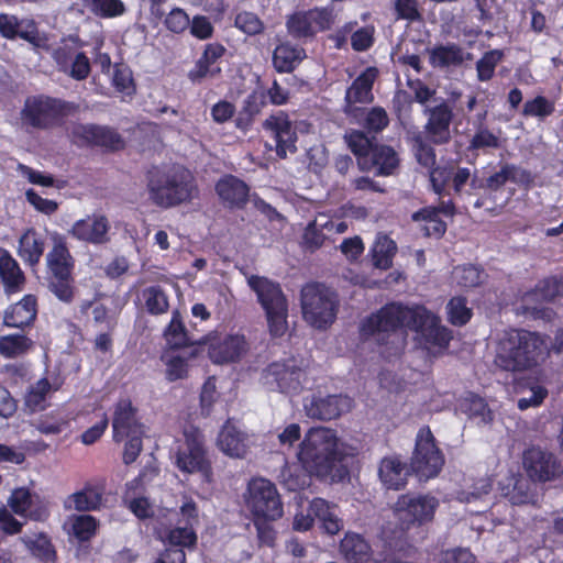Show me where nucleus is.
Instances as JSON below:
<instances>
[{
    "mask_svg": "<svg viewBox=\"0 0 563 563\" xmlns=\"http://www.w3.org/2000/svg\"><path fill=\"white\" fill-rule=\"evenodd\" d=\"M73 277H52L51 291L62 301L70 302L74 299Z\"/></svg>",
    "mask_w": 563,
    "mask_h": 563,
    "instance_id": "obj_57",
    "label": "nucleus"
},
{
    "mask_svg": "<svg viewBox=\"0 0 563 563\" xmlns=\"http://www.w3.org/2000/svg\"><path fill=\"white\" fill-rule=\"evenodd\" d=\"M53 247L46 255L48 271L52 277H70L74 268V258L67 247L65 238L54 234Z\"/></svg>",
    "mask_w": 563,
    "mask_h": 563,
    "instance_id": "obj_21",
    "label": "nucleus"
},
{
    "mask_svg": "<svg viewBox=\"0 0 563 563\" xmlns=\"http://www.w3.org/2000/svg\"><path fill=\"white\" fill-rule=\"evenodd\" d=\"M297 457L309 474L329 476L342 460L335 431L323 427L311 428L299 444Z\"/></svg>",
    "mask_w": 563,
    "mask_h": 563,
    "instance_id": "obj_3",
    "label": "nucleus"
},
{
    "mask_svg": "<svg viewBox=\"0 0 563 563\" xmlns=\"http://www.w3.org/2000/svg\"><path fill=\"white\" fill-rule=\"evenodd\" d=\"M165 338L172 347L178 349L198 342V339L192 338L186 331L179 311L173 312V318L165 330Z\"/></svg>",
    "mask_w": 563,
    "mask_h": 563,
    "instance_id": "obj_38",
    "label": "nucleus"
},
{
    "mask_svg": "<svg viewBox=\"0 0 563 563\" xmlns=\"http://www.w3.org/2000/svg\"><path fill=\"white\" fill-rule=\"evenodd\" d=\"M166 539L168 541L169 548L168 549H181L187 547H191L196 543L197 537L194 532V529H191L188 526H179L174 529H172L167 536Z\"/></svg>",
    "mask_w": 563,
    "mask_h": 563,
    "instance_id": "obj_49",
    "label": "nucleus"
},
{
    "mask_svg": "<svg viewBox=\"0 0 563 563\" xmlns=\"http://www.w3.org/2000/svg\"><path fill=\"white\" fill-rule=\"evenodd\" d=\"M547 346L540 334L511 329L499 339L495 364L509 372H522L537 366L544 358Z\"/></svg>",
    "mask_w": 563,
    "mask_h": 563,
    "instance_id": "obj_2",
    "label": "nucleus"
},
{
    "mask_svg": "<svg viewBox=\"0 0 563 563\" xmlns=\"http://www.w3.org/2000/svg\"><path fill=\"white\" fill-rule=\"evenodd\" d=\"M413 151L415 156L420 165L429 169L433 168L435 164L434 148L421 135L415 136Z\"/></svg>",
    "mask_w": 563,
    "mask_h": 563,
    "instance_id": "obj_53",
    "label": "nucleus"
},
{
    "mask_svg": "<svg viewBox=\"0 0 563 563\" xmlns=\"http://www.w3.org/2000/svg\"><path fill=\"white\" fill-rule=\"evenodd\" d=\"M522 466L533 483L554 481L562 473V465L558 457L540 446H531L523 452Z\"/></svg>",
    "mask_w": 563,
    "mask_h": 563,
    "instance_id": "obj_13",
    "label": "nucleus"
},
{
    "mask_svg": "<svg viewBox=\"0 0 563 563\" xmlns=\"http://www.w3.org/2000/svg\"><path fill=\"white\" fill-rule=\"evenodd\" d=\"M164 23L170 32L180 34L189 27L190 19L185 10L180 8H174L166 15Z\"/></svg>",
    "mask_w": 563,
    "mask_h": 563,
    "instance_id": "obj_58",
    "label": "nucleus"
},
{
    "mask_svg": "<svg viewBox=\"0 0 563 563\" xmlns=\"http://www.w3.org/2000/svg\"><path fill=\"white\" fill-rule=\"evenodd\" d=\"M78 106L62 99L46 96L30 97L21 110V122L24 126L48 129L59 119L70 115Z\"/></svg>",
    "mask_w": 563,
    "mask_h": 563,
    "instance_id": "obj_7",
    "label": "nucleus"
},
{
    "mask_svg": "<svg viewBox=\"0 0 563 563\" xmlns=\"http://www.w3.org/2000/svg\"><path fill=\"white\" fill-rule=\"evenodd\" d=\"M412 220L423 221L421 230L427 236L441 238L446 231V224L437 217V209L423 208L412 214Z\"/></svg>",
    "mask_w": 563,
    "mask_h": 563,
    "instance_id": "obj_40",
    "label": "nucleus"
},
{
    "mask_svg": "<svg viewBox=\"0 0 563 563\" xmlns=\"http://www.w3.org/2000/svg\"><path fill=\"white\" fill-rule=\"evenodd\" d=\"M300 301L302 317L311 327L325 329L335 320L339 301L335 292L323 284L303 286Z\"/></svg>",
    "mask_w": 563,
    "mask_h": 563,
    "instance_id": "obj_6",
    "label": "nucleus"
},
{
    "mask_svg": "<svg viewBox=\"0 0 563 563\" xmlns=\"http://www.w3.org/2000/svg\"><path fill=\"white\" fill-rule=\"evenodd\" d=\"M147 190L153 203L169 208L190 200L196 186L191 173L181 166L155 167L147 174Z\"/></svg>",
    "mask_w": 563,
    "mask_h": 563,
    "instance_id": "obj_4",
    "label": "nucleus"
},
{
    "mask_svg": "<svg viewBox=\"0 0 563 563\" xmlns=\"http://www.w3.org/2000/svg\"><path fill=\"white\" fill-rule=\"evenodd\" d=\"M113 439L117 442L125 437L144 434V427L136 418V409L129 399L117 402L112 419Z\"/></svg>",
    "mask_w": 563,
    "mask_h": 563,
    "instance_id": "obj_19",
    "label": "nucleus"
},
{
    "mask_svg": "<svg viewBox=\"0 0 563 563\" xmlns=\"http://www.w3.org/2000/svg\"><path fill=\"white\" fill-rule=\"evenodd\" d=\"M423 114L428 118L424 133L430 143L442 145L451 140V122L453 109L445 100L432 107H426Z\"/></svg>",
    "mask_w": 563,
    "mask_h": 563,
    "instance_id": "obj_15",
    "label": "nucleus"
},
{
    "mask_svg": "<svg viewBox=\"0 0 563 563\" xmlns=\"http://www.w3.org/2000/svg\"><path fill=\"white\" fill-rule=\"evenodd\" d=\"M264 103L265 102L263 95L252 93L247 96V98L244 101V106L239 121H243L245 115L246 123H249L255 115H257L261 112Z\"/></svg>",
    "mask_w": 563,
    "mask_h": 563,
    "instance_id": "obj_61",
    "label": "nucleus"
},
{
    "mask_svg": "<svg viewBox=\"0 0 563 563\" xmlns=\"http://www.w3.org/2000/svg\"><path fill=\"white\" fill-rule=\"evenodd\" d=\"M409 328L420 333L427 342L439 347L448 346L451 332L440 324V319L422 306L408 307L399 302L387 303L377 312L368 316L362 323L364 335L375 336L377 342L395 333L398 329Z\"/></svg>",
    "mask_w": 563,
    "mask_h": 563,
    "instance_id": "obj_1",
    "label": "nucleus"
},
{
    "mask_svg": "<svg viewBox=\"0 0 563 563\" xmlns=\"http://www.w3.org/2000/svg\"><path fill=\"white\" fill-rule=\"evenodd\" d=\"M561 296H563V279L548 278L541 282L533 291L523 296L520 309L523 313L537 314L540 309L532 305L534 301L539 299L550 301Z\"/></svg>",
    "mask_w": 563,
    "mask_h": 563,
    "instance_id": "obj_23",
    "label": "nucleus"
},
{
    "mask_svg": "<svg viewBox=\"0 0 563 563\" xmlns=\"http://www.w3.org/2000/svg\"><path fill=\"white\" fill-rule=\"evenodd\" d=\"M504 52L500 49H493L486 52L483 57L476 63L477 78L479 81H488L495 73L498 63L501 62Z\"/></svg>",
    "mask_w": 563,
    "mask_h": 563,
    "instance_id": "obj_47",
    "label": "nucleus"
},
{
    "mask_svg": "<svg viewBox=\"0 0 563 563\" xmlns=\"http://www.w3.org/2000/svg\"><path fill=\"white\" fill-rule=\"evenodd\" d=\"M336 19L333 5L296 11L287 16L289 35H317L332 29Z\"/></svg>",
    "mask_w": 563,
    "mask_h": 563,
    "instance_id": "obj_11",
    "label": "nucleus"
},
{
    "mask_svg": "<svg viewBox=\"0 0 563 563\" xmlns=\"http://www.w3.org/2000/svg\"><path fill=\"white\" fill-rule=\"evenodd\" d=\"M36 317V299L26 295L21 301L12 305L4 314V323L9 327L29 325Z\"/></svg>",
    "mask_w": 563,
    "mask_h": 563,
    "instance_id": "obj_30",
    "label": "nucleus"
},
{
    "mask_svg": "<svg viewBox=\"0 0 563 563\" xmlns=\"http://www.w3.org/2000/svg\"><path fill=\"white\" fill-rule=\"evenodd\" d=\"M444 464L442 452L428 427L421 428L417 434L416 448L411 457V468L421 478L437 476Z\"/></svg>",
    "mask_w": 563,
    "mask_h": 563,
    "instance_id": "obj_9",
    "label": "nucleus"
},
{
    "mask_svg": "<svg viewBox=\"0 0 563 563\" xmlns=\"http://www.w3.org/2000/svg\"><path fill=\"white\" fill-rule=\"evenodd\" d=\"M1 35H38L37 23L33 19H19L13 14L0 13Z\"/></svg>",
    "mask_w": 563,
    "mask_h": 563,
    "instance_id": "obj_33",
    "label": "nucleus"
},
{
    "mask_svg": "<svg viewBox=\"0 0 563 563\" xmlns=\"http://www.w3.org/2000/svg\"><path fill=\"white\" fill-rule=\"evenodd\" d=\"M395 11L399 19L408 21H422L417 0H396Z\"/></svg>",
    "mask_w": 563,
    "mask_h": 563,
    "instance_id": "obj_60",
    "label": "nucleus"
},
{
    "mask_svg": "<svg viewBox=\"0 0 563 563\" xmlns=\"http://www.w3.org/2000/svg\"><path fill=\"white\" fill-rule=\"evenodd\" d=\"M144 308L151 314L165 313L169 308L167 295L159 286H150L142 290Z\"/></svg>",
    "mask_w": 563,
    "mask_h": 563,
    "instance_id": "obj_39",
    "label": "nucleus"
},
{
    "mask_svg": "<svg viewBox=\"0 0 563 563\" xmlns=\"http://www.w3.org/2000/svg\"><path fill=\"white\" fill-rule=\"evenodd\" d=\"M446 309L449 320L454 325H463L471 319V310L466 307V300L462 297L452 298Z\"/></svg>",
    "mask_w": 563,
    "mask_h": 563,
    "instance_id": "obj_52",
    "label": "nucleus"
},
{
    "mask_svg": "<svg viewBox=\"0 0 563 563\" xmlns=\"http://www.w3.org/2000/svg\"><path fill=\"white\" fill-rule=\"evenodd\" d=\"M305 57L306 52L302 47L286 42L274 49L273 65L278 73H291Z\"/></svg>",
    "mask_w": 563,
    "mask_h": 563,
    "instance_id": "obj_28",
    "label": "nucleus"
},
{
    "mask_svg": "<svg viewBox=\"0 0 563 563\" xmlns=\"http://www.w3.org/2000/svg\"><path fill=\"white\" fill-rule=\"evenodd\" d=\"M512 489L507 493L514 505L536 504L538 500L536 486L531 479L512 477Z\"/></svg>",
    "mask_w": 563,
    "mask_h": 563,
    "instance_id": "obj_37",
    "label": "nucleus"
},
{
    "mask_svg": "<svg viewBox=\"0 0 563 563\" xmlns=\"http://www.w3.org/2000/svg\"><path fill=\"white\" fill-rule=\"evenodd\" d=\"M218 446L231 457H244L247 452L246 435L228 421L219 433Z\"/></svg>",
    "mask_w": 563,
    "mask_h": 563,
    "instance_id": "obj_26",
    "label": "nucleus"
},
{
    "mask_svg": "<svg viewBox=\"0 0 563 563\" xmlns=\"http://www.w3.org/2000/svg\"><path fill=\"white\" fill-rule=\"evenodd\" d=\"M340 552L349 563H367L372 558L368 543L357 533H346L340 543Z\"/></svg>",
    "mask_w": 563,
    "mask_h": 563,
    "instance_id": "obj_32",
    "label": "nucleus"
},
{
    "mask_svg": "<svg viewBox=\"0 0 563 563\" xmlns=\"http://www.w3.org/2000/svg\"><path fill=\"white\" fill-rule=\"evenodd\" d=\"M70 500L74 508L79 511H89L97 509L102 500V496L95 489H86L71 495Z\"/></svg>",
    "mask_w": 563,
    "mask_h": 563,
    "instance_id": "obj_50",
    "label": "nucleus"
},
{
    "mask_svg": "<svg viewBox=\"0 0 563 563\" xmlns=\"http://www.w3.org/2000/svg\"><path fill=\"white\" fill-rule=\"evenodd\" d=\"M462 409L470 418L476 419L478 423H488L493 420V413L485 400L476 395H470L464 399Z\"/></svg>",
    "mask_w": 563,
    "mask_h": 563,
    "instance_id": "obj_44",
    "label": "nucleus"
},
{
    "mask_svg": "<svg viewBox=\"0 0 563 563\" xmlns=\"http://www.w3.org/2000/svg\"><path fill=\"white\" fill-rule=\"evenodd\" d=\"M372 164L377 167L379 175H390L398 166V157L390 146H374L371 152Z\"/></svg>",
    "mask_w": 563,
    "mask_h": 563,
    "instance_id": "obj_41",
    "label": "nucleus"
},
{
    "mask_svg": "<svg viewBox=\"0 0 563 563\" xmlns=\"http://www.w3.org/2000/svg\"><path fill=\"white\" fill-rule=\"evenodd\" d=\"M453 277L463 287H476L483 282V273L473 265L456 267Z\"/></svg>",
    "mask_w": 563,
    "mask_h": 563,
    "instance_id": "obj_54",
    "label": "nucleus"
},
{
    "mask_svg": "<svg viewBox=\"0 0 563 563\" xmlns=\"http://www.w3.org/2000/svg\"><path fill=\"white\" fill-rule=\"evenodd\" d=\"M408 86L410 88V90L412 91L413 93V98L415 100L420 103V104H423L426 107H428V102L430 101H437L434 96L437 93V91L434 89H431L429 88L424 82H422L421 80H415V81H409L408 82Z\"/></svg>",
    "mask_w": 563,
    "mask_h": 563,
    "instance_id": "obj_63",
    "label": "nucleus"
},
{
    "mask_svg": "<svg viewBox=\"0 0 563 563\" xmlns=\"http://www.w3.org/2000/svg\"><path fill=\"white\" fill-rule=\"evenodd\" d=\"M378 474L382 483L388 489L398 490L406 485L408 470L398 459L385 457L380 462Z\"/></svg>",
    "mask_w": 563,
    "mask_h": 563,
    "instance_id": "obj_29",
    "label": "nucleus"
},
{
    "mask_svg": "<svg viewBox=\"0 0 563 563\" xmlns=\"http://www.w3.org/2000/svg\"><path fill=\"white\" fill-rule=\"evenodd\" d=\"M67 525L71 533L80 541L89 540L97 529V521L90 515H78L68 518Z\"/></svg>",
    "mask_w": 563,
    "mask_h": 563,
    "instance_id": "obj_42",
    "label": "nucleus"
},
{
    "mask_svg": "<svg viewBox=\"0 0 563 563\" xmlns=\"http://www.w3.org/2000/svg\"><path fill=\"white\" fill-rule=\"evenodd\" d=\"M472 59L471 53L454 44L437 46L430 54L431 64L439 68L459 67Z\"/></svg>",
    "mask_w": 563,
    "mask_h": 563,
    "instance_id": "obj_27",
    "label": "nucleus"
},
{
    "mask_svg": "<svg viewBox=\"0 0 563 563\" xmlns=\"http://www.w3.org/2000/svg\"><path fill=\"white\" fill-rule=\"evenodd\" d=\"M32 346V341L25 335L14 334L0 338V353L7 357L24 354Z\"/></svg>",
    "mask_w": 563,
    "mask_h": 563,
    "instance_id": "obj_45",
    "label": "nucleus"
},
{
    "mask_svg": "<svg viewBox=\"0 0 563 563\" xmlns=\"http://www.w3.org/2000/svg\"><path fill=\"white\" fill-rule=\"evenodd\" d=\"M471 148H497L499 146L498 137L492 133L489 130L479 128L477 132L474 134L471 141Z\"/></svg>",
    "mask_w": 563,
    "mask_h": 563,
    "instance_id": "obj_62",
    "label": "nucleus"
},
{
    "mask_svg": "<svg viewBox=\"0 0 563 563\" xmlns=\"http://www.w3.org/2000/svg\"><path fill=\"white\" fill-rule=\"evenodd\" d=\"M51 391V384L46 378L37 380L25 395V406L31 411L42 410L45 407L46 396Z\"/></svg>",
    "mask_w": 563,
    "mask_h": 563,
    "instance_id": "obj_46",
    "label": "nucleus"
},
{
    "mask_svg": "<svg viewBox=\"0 0 563 563\" xmlns=\"http://www.w3.org/2000/svg\"><path fill=\"white\" fill-rule=\"evenodd\" d=\"M396 252V243L386 234H378L372 249L374 266L384 271L390 268Z\"/></svg>",
    "mask_w": 563,
    "mask_h": 563,
    "instance_id": "obj_34",
    "label": "nucleus"
},
{
    "mask_svg": "<svg viewBox=\"0 0 563 563\" xmlns=\"http://www.w3.org/2000/svg\"><path fill=\"white\" fill-rule=\"evenodd\" d=\"M234 26L245 35H261L264 23L254 12L242 11L235 15Z\"/></svg>",
    "mask_w": 563,
    "mask_h": 563,
    "instance_id": "obj_48",
    "label": "nucleus"
},
{
    "mask_svg": "<svg viewBox=\"0 0 563 563\" xmlns=\"http://www.w3.org/2000/svg\"><path fill=\"white\" fill-rule=\"evenodd\" d=\"M244 501L254 519L277 520L284 514L280 495L275 484L263 477L249 482Z\"/></svg>",
    "mask_w": 563,
    "mask_h": 563,
    "instance_id": "obj_8",
    "label": "nucleus"
},
{
    "mask_svg": "<svg viewBox=\"0 0 563 563\" xmlns=\"http://www.w3.org/2000/svg\"><path fill=\"white\" fill-rule=\"evenodd\" d=\"M250 288L256 294L266 313L269 332L282 336L288 328V302L280 285L267 277L252 275L247 278Z\"/></svg>",
    "mask_w": 563,
    "mask_h": 563,
    "instance_id": "obj_5",
    "label": "nucleus"
},
{
    "mask_svg": "<svg viewBox=\"0 0 563 563\" xmlns=\"http://www.w3.org/2000/svg\"><path fill=\"white\" fill-rule=\"evenodd\" d=\"M345 140L350 150L358 157V165L365 168L366 157L374 148L368 137L363 132L352 131L345 135Z\"/></svg>",
    "mask_w": 563,
    "mask_h": 563,
    "instance_id": "obj_43",
    "label": "nucleus"
},
{
    "mask_svg": "<svg viewBox=\"0 0 563 563\" xmlns=\"http://www.w3.org/2000/svg\"><path fill=\"white\" fill-rule=\"evenodd\" d=\"M0 277L10 290L18 289L24 283L19 264L7 251L0 253Z\"/></svg>",
    "mask_w": 563,
    "mask_h": 563,
    "instance_id": "obj_36",
    "label": "nucleus"
},
{
    "mask_svg": "<svg viewBox=\"0 0 563 563\" xmlns=\"http://www.w3.org/2000/svg\"><path fill=\"white\" fill-rule=\"evenodd\" d=\"M43 252L44 242L35 231L29 230L20 238L19 254L30 265H36Z\"/></svg>",
    "mask_w": 563,
    "mask_h": 563,
    "instance_id": "obj_35",
    "label": "nucleus"
},
{
    "mask_svg": "<svg viewBox=\"0 0 563 563\" xmlns=\"http://www.w3.org/2000/svg\"><path fill=\"white\" fill-rule=\"evenodd\" d=\"M305 372L295 358L274 362L263 372V383L272 390L296 394L301 389Z\"/></svg>",
    "mask_w": 563,
    "mask_h": 563,
    "instance_id": "obj_12",
    "label": "nucleus"
},
{
    "mask_svg": "<svg viewBox=\"0 0 563 563\" xmlns=\"http://www.w3.org/2000/svg\"><path fill=\"white\" fill-rule=\"evenodd\" d=\"M184 437L185 443L176 454L177 467L186 473L207 472L208 462L205 456L201 432L190 427L185 429Z\"/></svg>",
    "mask_w": 563,
    "mask_h": 563,
    "instance_id": "obj_14",
    "label": "nucleus"
},
{
    "mask_svg": "<svg viewBox=\"0 0 563 563\" xmlns=\"http://www.w3.org/2000/svg\"><path fill=\"white\" fill-rule=\"evenodd\" d=\"M439 501L430 495H401L394 506V512L402 529L421 526L433 519Z\"/></svg>",
    "mask_w": 563,
    "mask_h": 563,
    "instance_id": "obj_10",
    "label": "nucleus"
},
{
    "mask_svg": "<svg viewBox=\"0 0 563 563\" xmlns=\"http://www.w3.org/2000/svg\"><path fill=\"white\" fill-rule=\"evenodd\" d=\"M8 506L12 511L19 516L25 515V512L32 506V494L27 488L20 487L15 488L10 497L8 498Z\"/></svg>",
    "mask_w": 563,
    "mask_h": 563,
    "instance_id": "obj_55",
    "label": "nucleus"
},
{
    "mask_svg": "<svg viewBox=\"0 0 563 563\" xmlns=\"http://www.w3.org/2000/svg\"><path fill=\"white\" fill-rule=\"evenodd\" d=\"M376 75L377 70L369 67L353 81L345 95L346 113H353L357 109L355 103H368L373 100L372 88Z\"/></svg>",
    "mask_w": 563,
    "mask_h": 563,
    "instance_id": "obj_22",
    "label": "nucleus"
},
{
    "mask_svg": "<svg viewBox=\"0 0 563 563\" xmlns=\"http://www.w3.org/2000/svg\"><path fill=\"white\" fill-rule=\"evenodd\" d=\"M110 223L106 216L93 213L76 221L69 234L82 242L100 245L109 241Z\"/></svg>",
    "mask_w": 563,
    "mask_h": 563,
    "instance_id": "obj_18",
    "label": "nucleus"
},
{
    "mask_svg": "<svg viewBox=\"0 0 563 563\" xmlns=\"http://www.w3.org/2000/svg\"><path fill=\"white\" fill-rule=\"evenodd\" d=\"M91 10L103 18L121 15L125 8L121 0H90Z\"/></svg>",
    "mask_w": 563,
    "mask_h": 563,
    "instance_id": "obj_56",
    "label": "nucleus"
},
{
    "mask_svg": "<svg viewBox=\"0 0 563 563\" xmlns=\"http://www.w3.org/2000/svg\"><path fill=\"white\" fill-rule=\"evenodd\" d=\"M309 418L318 420H332L347 412L352 408V399L347 396L331 395L327 397L307 398L303 405Z\"/></svg>",
    "mask_w": 563,
    "mask_h": 563,
    "instance_id": "obj_17",
    "label": "nucleus"
},
{
    "mask_svg": "<svg viewBox=\"0 0 563 563\" xmlns=\"http://www.w3.org/2000/svg\"><path fill=\"white\" fill-rule=\"evenodd\" d=\"M329 234L330 233L323 230L312 229L311 227L307 225L302 238L303 246L310 252H314L323 245Z\"/></svg>",
    "mask_w": 563,
    "mask_h": 563,
    "instance_id": "obj_64",
    "label": "nucleus"
},
{
    "mask_svg": "<svg viewBox=\"0 0 563 563\" xmlns=\"http://www.w3.org/2000/svg\"><path fill=\"white\" fill-rule=\"evenodd\" d=\"M554 103L548 100L545 97L538 96L532 100L525 102L522 108V115L525 117H538L545 118L553 113Z\"/></svg>",
    "mask_w": 563,
    "mask_h": 563,
    "instance_id": "obj_51",
    "label": "nucleus"
},
{
    "mask_svg": "<svg viewBox=\"0 0 563 563\" xmlns=\"http://www.w3.org/2000/svg\"><path fill=\"white\" fill-rule=\"evenodd\" d=\"M247 351V343L242 335H229L209 349L213 363L222 364L240 360Z\"/></svg>",
    "mask_w": 563,
    "mask_h": 563,
    "instance_id": "obj_24",
    "label": "nucleus"
},
{
    "mask_svg": "<svg viewBox=\"0 0 563 563\" xmlns=\"http://www.w3.org/2000/svg\"><path fill=\"white\" fill-rule=\"evenodd\" d=\"M75 134L82 136L88 143L118 150L123 146L121 136L112 129L99 125H80L74 131Z\"/></svg>",
    "mask_w": 563,
    "mask_h": 563,
    "instance_id": "obj_25",
    "label": "nucleus"
},
{
    "mask_svg": "<svg viewBox=\"0 0 563 563\" xmlns=\"http://www.w3.org/2000/svg\"><path fill=\"white\" fill-rule=\"evenodd\" d=\"M438 563H474V554L466 548H454L439 553Z\"/></svg>",
    "mask_w": 563,
    "mask_h": 563,
    "instance_id": "obj_59",
    "label": "nucleus"
},
{
    "mask_svg": "<svg viewBox=\"0 0 563 563\" xmlns=\"http://www.w3.org/2000/svg\"><path fill=\"white\" fill-rule=\"evenodd\" d=\"M263 128L271 133L279 158H286L288 154H294L297 151V133L285 112L278 111L269 115L263 122Z\"/></svg>",
    "mask_w": 563,
    "mask_h": 563,
    "instance_id": "obj_16",
    "label": "nucleus"
},
{
    "mask_svg": "<svg viewBox=\"0 0 563 563\" xmlns=\"http://www.w3.org/2000/svg\"><path fill=\"white\" fill-rule=\"evenodd\" d=\"M310 511L313 514V518L321 522V528L325 533L333 536L343 529V521L338 516L336 507L331 506L327 500L314 498L310 503Z\"/></svg>",
    "mask_w": 563,
    "mask_h": 563,
    "instance_id": "obj_31",
    "label": "nucleus"
},
{
    "mask_svg": "<svg viewBox=\"0 0 563 563\" xmlns=\"http://www.w3.org/2000/svg\"><path fill=\"white\" fill-rule=\"evenodd\" d=\"M220 202L228 209H243L250 197L249 186L233 175L221 177L216 184Z\"/></svg>",
    "mask_w": 563,
    "mask_h": 563,
    "instance_id": "obj_20",
    "label": "nucleus"
}]
</instances>
